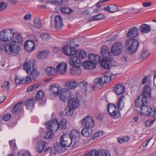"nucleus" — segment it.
<instances>
[{"mask_svg":"<svg viewBox=\"0 0 156 156\" xmlns=\"http://www.w3.org/2000/svg\"><path fill=\"white\" fill-rule=\"evenodd\" d=\"M112 58H104L100 62L101 66L103 68L106 69L109 68L111 64L110 61H111Z\"/></svg>","mask_w":156,"mask_h":156,"instance_id":"nucleus-22","label":"nucleus"},{"mask_svg":"<svg viewBox=\"0 0 156 156\" xmlns=\"http://www.w3.org/2000/svg\"><path fill=\"white\" fill-rule=\"evenodd\" d=\"M46 124L47 129L51 131L56 132L58 129V122L56 119L47 122Z\"/></svg>","mask_w":156,"mask_h":156,"instance_id":"nucleus-9","label":"nucleus"},{"mask_svg":"<svg viewBox=\"0 0 156 156\" xmlns=\"http://www.w3.org/2000/svg\"><path fill=\"white\" fill-rule=\"evenodd\" d=\"M104 134L103 131H101L98 130L93 135V139L98 138L99 136H102Z\"/></svg>","mask_w":156,"mask_h":156,"instance_id":"nucleus-53","label":"nucleus"},{"mask_svg":"<svg viewBox=\"0 0 156 156\" xmlns=\"http://www.w3.org/2000/svg\"><path fill=\"white\" fill-rule=\"evenodd\" d=\"M73 140L68 134H64L60 137L61 145L63 147H69L72 144Z\"/></svg>","mask_w":156,"mask_h":156,"instance_id":"nucleus-7","label":"nucleus"},{"mask_svg":"<svg viewBox=\"0 0 156 156\" xmlns=\"http://www.w3.org/2000/svg\"><path fill=\"white\" fill-rule=\"evenodd\" d=\"M25 50L29 52L32 51L34 50V44L33 41H27L25 42L24 45Z\"/></svg>","mask_w":156,"mask_h":156,"instance_id":"nucleus-19","label":"nucleus"},{"mask_svg":"<svg viewBox=\"0 0 156 156\" xmlns=\"http://www.w3.org/2000/svg\"><path fill=\"white\" fill-rule=\"evenodd\" d=\"M83 67L87 69H93L95 68V65L91 61H84L83 64Z\"/></svg>","mask_w":156,"mask_h":156,"instance_id":"nucleus-27","label":"nucleus"},{"mask_svg":"<svg viewBox=\"0 0 156 156\" xmlns=\"http://www.w3.org/2000/svg\"><path fill=\"white\" fill-rule=\"evenodd\" d=\"M139 45L138 40L134 38H130L126 40L125 44V48L130 54L136 52Z\"/></svg>","mask_w":156,"mask_h":156,"instance_id":"nucleus-2","label":"nucleus"},{"mask_svg":"<svg viewBox=\"0 0 156 156\" xmlns=\"http://www.w3.org/2000/svg\"><path fill=\"white\" fill-rule=\"evenodd\" d=\"M23 68L28 73L30 72L31 69V66L30 62H27L24 63Z\"/></svg>","mask_w":156,"mask_h":156,"instance_id":"nucleus-42","label":"nucleus"},{"mask_svg":"<svg viewBox=\"0 0 156 156\" xmlns=\"http://www.w3.org/2000/svg\"><path fill=\"white\" fill-rule=\"evenodd\" d=\"M52 132H47L45 134V138L47 139H49L51 138L53 136V133Z\"/></svg>","mask_w":156,"mask_h":156,"instance_id":"nucleus-60","label":"nucleus"},{"mask_svg":"<svg viewBox=\"0 0 156 156\" xmlns=\"http://www.w3.org/2000/svg\"><path fill=\"white\" fill-rule=\"evenodd\" d=\"M80 122L82 126L86 128H91L94 125V120L90 116L84 117Z\"/></svg>","mask_w":156,"mask_h":156,"instance_id":"nucleus-5","label":"nucleus"},{"mask_svg":"<svg viewBox=\"0 0 156 156\" xmlns=\"http://www.w3.org/2000/svg\"><path fill=\"white\" fill-rule=\"evenodd\" d=\"M54 21L56 29L57 30H61L63 26V23L61 17L59 16H56Z\"/></svg>","mask_w":156,"mask_h":156,"instance_id":"nucleus-20","label":"nucleus"},{"mask_svg":"<svg viewBox=\"0 0 156 156\" xmlns=\"http://www.w3.org/2000/svg\"><path fill=\"white\" fill-rule=\"evenodd\" d=\"M74 54L79 60H80L81 62H82V60L84 59L87 55L86 52L82 49H79L76 51H75V53Z\"/></svg>","mask_w":156,"mask_h":156,"instance_id":"nucleus-21","label":"nucleus"},{"mask_svg":"<svg viewBox=\"0 0 156 156\" xmlns=\"http://www.w3.org/2000/svg\"><path fill=\"white\" fill-rule=\"evenodd\" d=\"M96 150L95 149H92L89 151L85 156H95V151Z\"/></svg>","mask_w":156,"mask_h":156,"instance_id":"nucleus-61","label":"nucleus"},{"mask_svg":"<svg viewBox=\"0 0 156 156\" xmlns=\"http://www.w3.org/2000/svg\"><path fill=\"white\" fill-rule=\"evenodd\" d=\"M141 96H142V95L140 96H138L135 101V105L136 107H141L143 106V104H141V101H140Z\"/></svg>","mask_w":156,"mask_h":156,"instance_id":"nucleus-49","label":"nucleus"},{"mask_svg":"<svg viewBox=\"0 0 156 156\" xmlns=\"http://www.w3.org/2000/svg\"><path fill=\"white\" fill-rule=\"evenodd\" d=\"M20 50V47L15 41H11L9 44H6L5 47V52L9 55H16L19 53Z\"/></svg>","mask_w":156,"mask_h":156,"instance_id":"nucleus-1","label":"nucleus"},{"mask_svg":"<svg viewBox=\"0 0 156 156\" xmlns=\"http://www.w3.org/2000/svg\"><path fill=\"white\" fill-rule=\"evenodd\" d=\"M14 35L13 30L10 29H4L0 32V40L7 41L11 40Z\"/></svg>","mask_w":156,"mask_h":156,"instance_id":"nucleus-3","label":"nucleus"},{"mask_svg":"<svg viewBox=\"0 0 156 156\" xmlns=\"http://www.w3.org/2000/svg\"><path fill=\"white\" fill-rule=\"evenodd\" d=\"M70 72L71 74L74 76H78L80 74L81 70L80 68V66L73 67L70 69Z\"/></svg>","mask_w":156,"mask_h":156,"instance_id":"nucleus-28","label":"nucleus"},{"mask_svg":"<svg viewBox=\"0 0 156 156\" xmlns=\"http://www.w3.org/2000/svg\"><path fill=\"white\" fill-rule=\"evenodd\" d=\"M80 100L77 98H71L68 102V106L71 108L75 109L79 105Z\"/></svg>","mask_w":156,"mask_h":156,"instance_id":"nucleus-18","label":"nucleus"},{"mask_svg":"<svg viewBox=\"0 0 156 156\" xmlns=\"http://www.w3.org/2000/svg\"><path fill=\"white\" fill-rule=\"evenodd\" d=\"M155 119V118L152 120L149 119L145 122L144 124L147 126H149L153 124Z\"/></svg>","mask_w":156,"mask_h":156,"instance_id":"nucleus-57","label":"nucleus"},{"mask_svg":"<svg viewBox=\"0 0 156 156\" xmlns=\"http://www.w3.org/2000/svg\"><path fill=\"white\" fill-rule=\"evenodd\" d=\"M34 100L33 98H30L28 99L25 102L24 105L27 107L34 106Z\"/></svg>","mask_w":156,"mask_h":156,"instance_id":"nucleus-40","label":"nucleus"},{"mask_svg":"<svg viewBox=\"0 0 156 156\" xmlns=\"http://www.w3.org/2000/svg\"><path fill=\"white\" fill-rule=\"evenodd\" d=\"M102 80L103 83H109L111 81V78L110 76L106 75H104L100 77Z\"/></svg>","mask_w":156,"mask_h":156,"instance_id":"nucleus-47","label":"nucleus"},{"mask_svg":"<svg viewBox=\"0 0 156 156\" xmlns=\"http://www.w3.org/2000/svg\"><path fill=\"white\" fill-rule=\"evenodd\" d=\"M58 95L60 100L65 102L68 98L71 97L72 93L68 90L62 88L59 91Z\"/></svg>","mask_w":156,"mask_h":156,"instance_id":"nucleus-8","label":"nucleus"},{"mask_svg":"<svg viewBox=\"0 0 156 156\" xmlns=\"http://www.w3.org/2000/svg\"><path fill=\"white\" fill-rule=\"evenodd\" d=\"M40 36L41 40L44 41H48L50 37V35L47 33H41Z\"/></svg>","mask_w":156,"mask_h":156,"instance_id":"nucleus-43","label":"nucleus"},{"mask_svg":"<svg viewBox=\"0 0 156 156\" xmlns=\"http://www.w3.org/2000/svg\"><path fill=\"white\" fill-rule=\"evenodd\" d=\"M61 90L60 87L57 86L55 84L51 85L49 88V91L51 95L54 97L58 95L59 91Z\"/></svg>","mask_w":156,"mask_h":156,"instance_id":"nucleus-15","label":"nucleus"},{"mask_svg":"<svg viewBox=\"0 0 156 156\" xmlns=\"http://www.w3.org/2000/svg\"><path fill=\"white\" fill-rule=\"evenodd\" d=\"M45 73L47 75L50 76H55L57 74L56 69L51 66H48L46 68Z\"/></svg>","mask_w":156,"mask_h":156,"instance_id":"nucleus-26","label":"nucleus"},{"mask_svg":"<svg viewBox=\"0 0 156 156\" xmlns=\"http://www.w3.org/2000/svg\"><path fill=\"white\" fill-rule=\"evenodd\" d=\"M33 23L34 26L38 28L42 27L41 22L40 18L35 17L34 18Z\"/></svg>","mask_w":156,"mask_h":156,"instance_id":"nucleus-39","label":"nucleus"},{"mask_svg":"<svg viewBox=\"0 0 156 156\" xmlns=\"http://www.w3.org/2000/svg\"><path fill=\"white\" fill-rule=\"evenodd\" d=\"M73 108H71L68 106L66 107L65 109L66 114L68 116H71L73 113Z\"/></svg>","mask_w":156,"mask_h":156,"instance_id":"nucleus-51","label":"nucleus"},{"mask_svg":"<svg viewBox=\"0 0 156 156\" xmlns=\"http://www.w3.org/2000/svg\"><path fill=\"white\" fill-rule=\"evenodd\" d=\"M80 85L83 89L84 90H87V82H82L80 83Z\"/></svg>","mask_w":156,"mask_h":156,"instance_id":"nucleus-58","label":"nucleus"},{"mask_svg":"<svg viewBox=\"0 0 156 156\" xmlns=\"http://www.w3.org/2000/svg\"><path fill=\"white\" fill-rule=\"evenodd\" d=\"M71 138L73 140V139L79 137L80 135V133L77 130L72 129L70 131V133L69 134Z\"/></svg>","mask_w":156,"mask_h":156,"instance_id":"nucleus-36","label":"nucleus"},{"mask_svg":"<svg viewBox=\"0 0 156 156\" xmlns=\"http://www.w3.org/2000/svg\"><path fill=\"white\" fill-rule=\"evenodd\" d=\"M95 156H110V154L108 150H99L95 152Z\"/></svg>","mask_w":156,"mask_h":156,"instance_id":"nucleus-32","label":"nucleus"},{"mask_svg":"<svg viewBox=\"0 0 156 156\" xmlns=\"http://www.w3.org/2000/svg\"><path fill=\"white\" fill-rule=\"evenodd\" d=\"M148 111L147 114L146 115H149L151 117H152L154 118L156 117V110L148 106Z\"/></svg>","mask_w":156,"mask_h":156,"instance_id":"nucleus-37","label":"nucleus"},{"mask_svg":"<svg viewBox=\"0 0 156 156\" xmlns=\"http://www.w3.org/2000/svg\"><path fill=\"white\" fill-rule=\"evenodd\" d=\"M104 9L111 13L114 12L118 10L117 6L113 4L110 5L108 6L104 7Z\"/></svg>","mask_w":156,"mask_h":156,"instance_id":"nucleus-31","label":"nucleus"},{"mask_svg":"<svg viewBox=\"0 0 156 156\" xmlns=\"http://www.w3.org/2000/svg\"><path fill=\"white\" fill-rule=\"evenodd\" d=\"M62 52L67 56H71L75 53V48L70 45H67L62 48Z\"/></svg>","mask_w":156,"mask_h":156,"instance_id":"nucleus-10","label":"nucleus"},{"mask_svg":"<svg viewBox=\"0 0 156 156\" xmlns=\"http://www.w3.org/2000/svg\"><path fill=\"white\" fill-rule=\"evenodd\" d=\"M48 51L45 50H42L38 53L37 57L39 59H44L48 56Z\"/></svg>","mask_w":156,"mask_h":156,"instance_id":"nucleus-35","label":"nucleus"},{"mask_svg":"<svg viewBox=\"0 0 156 156\" xmlns=\"http://www.w3.org/2000/svg\"><path fill=\"white\" fill-rule=\"evenodd\" d=\"M11 117V115L9 113L5 114L3 116V119L5 121H7L9 120Z\"/></svg>","mask_w":156,"mask_h":156,"instance_id":"nucleus-62","label":"nucleus"},{"mask_svg":"<svg viewBox=\"0 0 156 156\" xmlns=\"http://www.w3.org/2000/svg\"><path fill=\"white\" fill-rule=\"evenodd\" d=\"M124 97L121 96L119 100L117 103V106L119 109H122L124 106V103L123 101V99Z\"/></svg>","mask_w":156,"mask_h":156,"instance_id":"nucleus-45","label":"nucleus"},{"mask_svg":"<svg viewBox=\"0 0 156 156\" xmlns=\"http://www.w3.org/2000/svg\"><path fill=\"white\" fill-rule=\"evenodd\" d=\"M151 30L150 26L146 24H142L140 27V31L143 34L147 33Z\"/></svg>","mask_w":156,"mask_h":156,"instance_id":"nucleus-29","label":"nucleus"},{"mask_svg":"<svg viewBox=\"0 0 156 156\" xmlns=\"http://www.w3.org/2000/svg\"><path fill=\"white\" fill-rule=\"evenodd\" d=\"M39 73L36 69H33L32 72L29 74L32 79H34L38 77Z\"/></svg>","mask_w":156,"mask_h":156,"instance_id":"nucleus-46","label":"nucleus"},{"mask_svg":"<svg viewBox=\"0 0 156 156\" xmlns=\"http://www.w3.org/2000/svg\"><path fill=\"white\" fill-rule=\"evenodd\" d=\"M69 63L70 66L74 67L80 66L81 62L80 60L73 54L71 55L69 58Z\"/></svg>","mask_w":156,"mask_h":156,"instance_id":"nucleus-11","label":"nucleus"},{"mask_svg":"<svg viewBox=\"0 0 156 156\" xmlns=\"http://www.w3.org/2000/svg\"><path fill=\"white\" fill-rule=\"evenodd\" d=\"M37 143L39 144H40L41 145V147H42L41 149H38V147H39L38 145H37L36 147V150L37 151L39 152V153H40V152H41L43 151V150L44 149L45 147L46 143L45 142L43 141H41V140H40V141H38Z\"/></svg>","mask_w":156,"mask_h":156,"instance_id":"nucleus-41","label":"nucleus"},{"mask_svg":"<svg viewBox=\"0 0 156 156\" xmlns=\"http://www.w3.org/2000/svg\"><path fill=\"white\" fill-rule=\"evenodd\" d=\"M39 86V85L37 84L30 86L27 88V91L28 92L33 91L36 89Z\"/></svg>","mask_w":156,"mask_h":156,"instance_id":"nucleus-52","label":"nucleus"},{"mask_svg":"<svg viewBox=\"0 0 156 156\" xmlns=\"http://www.w3.org/2000/svg\"><path fill=\"white\" fill-rule=\"evenodd\" d=\"M104 18V16L102 14H100L94 16L95 20H103Z\"/></svg>","mask_w":156,"mask_h":156,"instance_id":"nucleus-63","label":"nucleus"},{"mask_svg":"<svg viewBox=\"0 0 156 156\" xmlns=\"http://www.w3.org/2000/svg\"><path fill=\"white\" fill-rule=\"evenodd\" d=\"M44 98V93L42 90H40L37 92L35 96L37 100H42Z\"/></svg>","mask_w":156,"mask_h":156,"instance_id":"nucleus-44","label":"nucleus"},{"mask_svg":"<svg viewBox=\"0 0 156 156\" xmlns=\"http://www.w3.org/2000/svg\"><path fill=\"white\" fill-rule=\"evenodd\" d=\"M23 105V102L22 101L19 102L16 104L12 109V112L14 114H17L20 112L22 109Z\"/></svg>","mask_w":156,"mask_h":156,"instance_id":"nucleus-24","label":"nucleus"},{"mask_svg":"<svg viewBox=\"0 0 156 156\" xmlns=\"http://www.w3.org/2000/svg\"><path fill=\"white\" fill-rule=\"evenodd\" d=\"M123 45L120 42H117L114 43L112 46L111 52L115 56H118L122 52Z\"/></svg>","mask_w":156,"mask_h":156,"instance_id":"nucleus-6","label":"nucleus"},{"mask_svg":"<svg viewBox=\"0 0 156 156\" xmlns=\"http://www.w3.org/2000/svg\"><path fill=\"white\" fill-rule=\"evenodd\" d=\"M18 156H31L30 153L27 151H21L18 154Z\"/></svg>","mask_w":156,"mask_h":156,"instance_id":"nucleus-54","label":"nucleus"},{"mask_svg":"<svg viewBox=\"0 0 156 156\" xmlns=\"http://www.w3.org/2000/svg\"><path fill=\"white\" fill-rule=\"evenodd\" d=\"M150 54L147 50H144L143 51L140 57L142 59H145L148 57Z\"/></svg>","mask_w":156,"mask_h":156,"instance_id":"nucleus-48","label":"nucleus"},{"mask_svg":"<svg viewBox=\"0 0 156 156\" xmlns=\"http://www.w3.org/2000/svg\"><path fill=\"white\" fill-rule=\"evenodd\" d=\"M67 64L65 62H61L56 67L57 73L64 75L65 74L67 69Z\"/></svg>","mask_w":156,"mask_h":156,"instance_id":"nucleus-12","label":"nucleus"},{"mask_svg":"<svg viewBox=\"0 0 156 156\" xmlns=\"http://www.w3.org/2000/svg\"><path fill=\"white\" fill-rule=\"evenodd\" d=\"M94 83V84L92 86V88L93 90H95L96 88H102L104 84L100 77L95 79Z\"/></svg>","mask_w":156,"mask_h":156,"instance_id":"nucleus-23","label":"nucleus"},{"mask_svg":"<svg viewBox=\"0 0 156 156\" xmlns=\"http://www.w3.org/2000/svg\"><path fill=\"white\" fill-rule=\"evenodd\" d=\"M61 12L63 13H70L72 12V10L67 7H62L60 9Z\"/></svg>","mask_w":156,"mask_h":156,"instance_id":"nucleus-50","label":"nucleus"},{"mask_svg":"<svg viewBox=\"0 0 156 156\" xmlns=\"http://www.w3.org/2000/svg\"><path fill=\"white\" fill-rule=\"evenodd\" d=\"M24 79L21 78L18 76H16L15 79V82L16 84H21L23 83Z\"/></svg>","mask_w":156,"mask_h":156,"instance_id":"nucleus-55","label":"nucleus"},{"mask_svg":"<svg viewBox=\"0 0 156 156\" xmlns=\"http://www.w3.org/2000/svg\"><path fill=\"white\" fill-rule=\"evenodd\" d=\"M148 106L147 105H143L141 107L140 109L141 112L144 114L146 115L148 111Z\"/></svg>","mask_w":156,"mask_h":156,"instance_id":"nucleus-56","label":"nucleus"},{"mask_svg":"<svg viewBox=\"0 0 156 156\" xmlns=\"http://www.w3.org/2000/svg\"><path fill=\"white\" fill-rule=\"evenodd\" d=\"M101 52L104 58H112V55L108 48L106 45H103L101 48Z\"/></svg>","mask_w":156,"mask_h":156,"instance_id":"nucleus-14","label":"nucleus"},{"mask_svg":"<svg viewBox=\"0 0 156 156\" xmlns=\"http://www.w3.org/2000/svg\"><path fill=\"white\" fill-rule=\"evenodd\" d=\"M139 29L136 27L131 28L129 30L127 34V37L130 38H133L138 34Z\"/></svg>","mask_w":156,"mask_h":156,"instance_id":"nucleus-17","label":"nucleus"},{"mask_svg":"<svg viewBox=\"0 0 156 156\" xmlns=\"http://www.w3.org/2000/svg\"><path fill=\"white\" fill-rule=\"evenodd\" d=\"M10 83L8 81H5L1 85V88L3 91H8L9 90Z\"/></svg>","mask_w":156,"mask_h":156,"instance_id":"nucleus-38","label":"nucleus"},{"mask_svg":"<svg viewBox=\"0 0 156 156\" xmlns=\"http://www.w3.org/2000/svg\"><path fill=\"white\" fill-rule=\"evenodd\" d=\"M58 129L62 130L66 129L67 127L68 123L67 120L65 119H61L59 122H58Z\"/></svg>","mask_w":156,"mask_h":156,"instance_id":"nucleus-30","label":"nucleus"},{"mask_svg":"<svg viewBox=\"0 0 156 156\" xmlns=\"http://www.w3.org/2000/svg\"><path fill=\"white\" fill-rule=\"evenodd\" d=\"M147 96H143L142 98L141 104H143V105H147Z\"/></svg>","mask_w":156,"mask_h":156,"instance_id":"nucleus-64","label":"nucleus"},{"mask_svg":"<svg viewBox=\"0 0 156 156\" xmlns=\"http://www.w3.org/2000/svg\"><path fill=\"white\" fill-rule=\"evenodd\" d=\"M16 38L18 42L20 43H22L23 41V39L21 34H17L16 37Z\"/></svg>","mask_w":156,"mask_h":156,"instance_id":"nucleus-59","label":"nucleus"},{"mask_svg":"<svg viewBox=\"0 0 156 156\" xmlns=\"http://www.w3.org/2000/svg\"><path fill=\"white\" fill-rule=\"evenodd\" d=\"M90 58L91 59V61L95 65L98 62H100V57L98 55L93 54H91L90 55Z\"/></svg>","mask_w":156,"mask_h":156,"instance_id":"nucleus-33","label":"nucleus"},{"mask_svg":"<svg viewBox=\"0 0 156 156\" xmlns=\"http://www.w3.org/2000/svg\"><path fill=\"white\" fill-rule=\"evenodd\" d=\"M148 97L151 96V89L148 85H146L143 87L142 90V95Z\"/></svg>","mask_w":156,"mask_h":156,"instance_id":"nucleus-25","label":"nucleus"},{"mask_svg":"<svg viewBox=\"0 0 156 156\" xmlns=\"http://www.w3.org/2000/svg\"><path fill=\"white\" fill-rule=\"evenodd\" d=\"M78 84L77 81L73 80H69L66 81L65 83L64 86L71 89H76Z\"/></svg>","mask_w":156,"mask_h":156,"instance_id":"nucleus-16","label":"nucleus"},{"mask_svg":"<svg viewBox=\"0 0 156 156\" xmlns=\"http://www.w3.org/2000/svg\"><path fill=\"white\" fill-rule=\"evenodd\" d=\"M108 112L113 118L117 119L120 116V112L116 106L113 104H109L107 106Z\"/></svg>","mask_w":156,"mask_h":156,"instance_id":"nucleus-4","label":"nucleus"},{"mask_svg":"<svg viewBox=\"0 0 156 156\" xmlns=\"http://www.w3.org/2000/svg\"><path fill=\"white\" fill-rule=\"evenodd\" d=\"M93 130L91 129H88L87 128H83L81 131V134L82 136L88 137L91 135L93 133Z\"/></svg>","mask_w":156,"mask_h":156,"instance_id":"nucleus-34","label":"nucleus"},{"mask_svg":"<svg viewBox=\"0 0 156 156\" xmlns=\"http://www.w3.org/2000/svg\"><path fill=\"white\" fill-rule=\"evenodd\" d=\"M125 89V87L123 85L118 83L114 87L113 91L117 95H120L124 92Z\"/></svg>","mask_w":156,"mask_h":156,"instance_id":"nucleus-13","label":"nucleus"}]
</instances>
